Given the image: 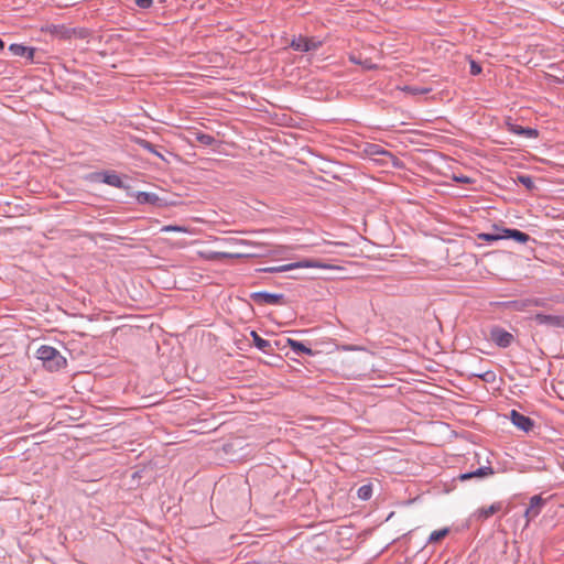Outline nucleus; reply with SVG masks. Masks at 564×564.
I'll use <instances>...</instances> for the list:
<instances>
[{"label":"nucleus","instance_id":"nucleus-8","mask_svg":"<svg viewBox=\"0 0 564 564\" xmlns=\"http://www.w3.org/2000/svg\"><path fill=\"white\" fill-rule=\"evenodd\" d=\"M539 325H547L550 327L564 328V315H550L536 313L531 317Z\"/></svg>","mask_w":564,"mask_h":564},{"label":"nucleus","instance_id":"nucleus-11","mask_svg":"<svg viewBox=\"0 0 564 564\" xmlns=\"http://www.w3.org/2000/svg\"><path fill=\"white\" fill-rule=\"evenodd\" d=\"M510 420L519 430L525 433L532 431L534 427V421L530 416L524 415L517 410H511Z\"/></svg>","mask_w":564,"mask_h":564},{"label":"nucleus","instance_id":"nucleus-16","mask_svg":"<svg viewBox=\"0 0 564 564\" xmlns=\"http://www.w3.org/2000/svg\"><path fill=\"white\" fill-rule=\"evenodd\" d=\"M500 509H501V502H495V503L490 505L489 507H481V508L477 509L474 512V518L476 520L482 521V520L490 518L496 512L500 511Z\"/></svg>","mask_w":564,"mask_h":564},{"label":"nucleus","instance_id":"nucleus-28","mask_svg":"<svg viewBox=\"0 0 564 564\" xmlns=\"http://www.w3.org/2000/svg\"><path fill=\"white\" fill-rule=\"evenodd\" d=\"M447 533H448V529H442V530L433 531L430 534L429 541L432 542V543L438 542L442 539H444L447 535Z\"/></svg>","mask_w":564,"mask_h":564},{"label":"nucleus","instance_id":"nucleus-4","mask_svg":"<svg viewBox=\"0 0 564 564\" xmlns=\"http://www.w3.org/2000/svg\"><path fill=\"white\" fill-rule=\"evenodd\" d=\"M91 178L94 181L101 182L107 185L120 188V189L129 191L131 188L130 185H127L122 181L121 176L115 170H106V171H101V172H96L93 174Z\"/></svg>","mask_w":564,"mask_h":564},{"label":"nucleus","instance_id":"nucleus-37","mask_svg":"<svg viewBox=\"0 0 564 564\" xmlns=\"http://www.w3.org/2000/svg\"><path fill=\"white\" fill-rule=\"evenodd\" d=\"M288 278L289 279H294V280L301 279V276L297 275L296 272H293V274H290Z\"/></svg>","mask_w":564,"mask_h":564},{"label":"nucleus","instance_id":"nucleus-18","mask_svg":"<svg viewBox=\"0 0 564 564\" xmlns=\"http://www.w3.org/2000/svg\"><path fill=\"white\" fill-rule=\"evenodd\" d=\"M494 474V469L490 466H482L477 468L476 470L462 474L459 478L462 480H467L471 478H485Z\"/></svg>","mask_w":564,"mask_h":564},{"label":"nucleus","instance_id":"nucleus-9","mask_svg":"<svg viewBox=\"0 0 564 564\" xmlns=\"http://www.w3.org/2000/svg\"><path fill=\"white\" fill-rule=\"evenodd\" d=\"M131 196H133L140 205L150 204V205H153L156 207L167 206V203L165 202V199L159 197L154 193L137 192L134 194H131Z\"/></svg>","mask_w":564,"mask_h":564},{"label":"nucleus","instance_id":"nucleus-31","mask_svg":"<svg viewBox=\"0 0 564 564\" xmlns=\"http://www.w3.org/2000/svg\"><path fill=\"white\" fill-rule=\"evenodd\" d=\"M285 341H288V338H280V339H276V340H273L271 341V344L273 345L274 347V352L276 350H283L285 349L286 347H289V344H286Z\"/></svg>","mask_w":564,"mask_h":564},{"label":"nucleus","instance_id":"nucleus-33","mask_svg":"<svg viewBox=\"0 0 564 564\" xmlns=\"http://www.w3.org/2000/svg\"><path fill=\"white\" fill-rule=\"evenodd\" d=\"M453 181L459 184H470L473 183V180L469 176L466 175H453Z\"/></svg>","mask_w":564,"mask_h":564},{"label":"nucleus","instance_id":"nucleus-39","mask_svg":"<svg viewBox=\"0 0 564 564\" xmlns=\"http://www.w3.org/2000/svg\"><path fill=\"white\" fill-rule=\"evenodd\" d=\"M4 41L0 37V51H3L4 50Z\"/></svg>","mask_w":564,"mask_h":564},{"label":"nucleus","instance_id":"nucleus-21","mask_svg":"<svg viewBox=\"0 0 564 564\" xmlns=\"http://www.w3.org/2000/svg\"><path fill=\"white\" fill-rule=\"evenodd\" d=\"M134 142L143 148L144 150H148L149 152L153 153L154 155H156L158 158L162 159L163 161H165L163 154L161 152H159L156 150V147L151 143L150 141L145 140V139H141V138H135Z\"/></svg>","mask_w":564,"mask_h":564},{"label":"nucleus","instance_id":"nucleus-7","mask_svg":"<svg viewBox=\"0 0 564 564\" xmlns=\"http://www.w3.org/2000/svg\"><path fill=\"white\" fill-rule=\"evenodd\" d=\"M546 500L541 497V495H535L531 497L529 501V507L524 512L525 525H528L533 519H535L542 511L545 506Z\"/></svg>","mask_w":564,"mask_h":564},{"label":"nucleus","instance_id":"nucleus-3","mask_svg":"<svg viewBox=\"0 0 564 564\" xmlns=\"http://www.w3.org/2000/svg\"><path fill=\"white\" fill-rule=\"evenodd\" d=\"M323 45V42L315 36L297 35L293 36L289 43V47L296 52L307 53L317 51Z\"/></svg>","mask_w":564,"mask_h":564},{"label":"nucleus","instance_id":"nucleus-6","mask_svg":"<svg viewBox=\"0 0 564 564\" xmlns=\"http://www.w3.org/2000/svg\"><path fill=\"white\" fill-rule=\"evenodd\" d=\"M489 339L499 348H508L514 341V336L499 325H494L489 330Z\"/></svg>","mask_w":564,"mask_h":564},{"label":"nucleus","instance_id":"nucleus-36","mask_svg":"<svg viewBox=\"0 0 564 564\" xmlns=\"http://www.w3.org/2000/svg\"><path fill=\"white\" fill-rule=\"evenodd\" d=\"M75 35H78L80 39H84L86 36V31L84 29H79L77 30Z\"/></svg>","mask_w":564,"mask_h":564},{"label":"nucleus","instance_id":"nucleus-2","mask_svg":"<svg viewBox=\"0 0 564 564\" xmlns=\"http://www.w3.org/2000/svg\"><path fill=\"white\" fill-rule=\"evenodd\" d=\"M303 268H324V265L317 261L305 259L302 261L291 262L288 264H282V265H276V267L260 268V269H257L256 271L260 272V273H282V272H291V271H294L297 269H303Z\"/></svg>","mask_w":564,"mask_h":564},{"label":"nucleus","instance_id":"nucleus-20","mask_svg":"<svg viewBox=\"0 0 564 564\" xmlns=\"http://www.w3.org/2000/svg\"><path fill=\"white\" fill-rule=\"evenodd\" d=\"M192 134L194 135V139L196 142H198L203 145H206V147H212L217 142L215 137H213L212 134L204 133L202 131H196V132H193Z\"/></svg>","mask_w":564,"mask_h":564},{"label":"nucleus","instance_id":"nucleus-13","mask_svg":"<svg viewBox=\"0 0 564 564\" xmlns=\"http://www.w3.org/2000/svg\"><path fill=\"white\" fill-rule=\"evenodd\" d=\"M9 51L14 56L25 57L28 62L33 63L36 48L23 44L13 43L9 46Z\"/></svg>","mask_w":564,"mask_h":564},{"label":"nucleus","instance_id":"nucleus-1","mask_svg":"<svg viewBox=\"0 0 564 564\" xmlns=\"http://www.w3.org/2000/svg\"><path fill=\"white\" fill-rule=\"evenodd\" d=\"M36 358L42 360L43 366L50 371H57L67 364L66 358L56 348L47 345H43L37 349Z\"/></svg>","mask_w":564,"mask_h":564},{"label":"nucleus","instance_id":"nucleus-24","mask_svg":"<svg viewBox=\"0 0 564 564\" xmlns=\"http://www.w3.org/2000/svg\"><path fill=\"white\" fill-rule=\"evenodd\" d=\"M403 90L408 94L416 96V95H426L432 91V88L424 87V86L408 85L403 88Z\"/></svg>","mask_w":564,"mask_h":564},{"label":"nucleus","instance_id":"nucleus-25","mask_svg":"<svg viewBox=\"0 0 564 564\" xmlns=\"http://www.w3.org/2000/svg\"><path fill=\"white\" fill-rule=\"evenodd\" d=\"M357 496L360 500H369L372 496V486L370 484L361 486L357 490Z\"/></svg>","mask_w":564,"mask_h":564},{"label":"nucleus","instance_id":"nucleus-38","mask_svg":"<svg viewBox=\"0 0 564 564\" xmlns=\"http://www.w3.org/2000/svg\"><path fill=\"white\" fill-rule=\"evenodd\" d=\"M288 278L289 279H294V280L301 279V276L297 275L296 272H293V274H290Z\"/></svg>","mask_w":564,"mask_h":564},{"label":"nucleus","instance_id":"nucleus-34","mask_svg":"<svg viewBox=\"0 0 564 564\" xmlns=\"http://www.w3.org/2000/svg\"><path fill=\"white\" fill-rule=\"evenodd\" d=\"M134 3L141 9H149L153 6V0H134Z\"/></svg>","mask_w":564,"mask_h":564},{"label":"nucleus","instance_id":"nucleus-35","mask_svg":"<svg viewBox=\"0 0 564 564\" xmlns=\"http://www.w3.org/2000/svg\"><path fill=\"white\" fill-rule=\"evenodd\" d=\"M163 231H183V229L178 226H172V225H169V226H165L163 227L162 229Z\"/></svg>","mask_w":564,"mask_h":564},{"label":"nucleus","instance_id":"nucleus-19","mask_svg":"<svg viewBox=\"0 0 564 564\" xmlns=\"http://www.w3.org/2000/svg\"><path fill=\"white\" fill-rule=\"evenodd\" d=\"M77 29L67 28L65 25H54L52 30V34L62 40H68L76 34Z\"/></svg>","mask_w":564,"mask_h":564},{"label":"nucleus","instance_id":"nucleus-30","mask_svg":"<svg viewBox=\"0 0 564 564\" xmlns=\"http://www.w3.org/2000/svg\"><path fill=\"white\" fill-rule=\"evenodd\" d=\"M473 377L480 378L481 380L486 382H490L495 380V372L494 371H486L484 373H471Z\"/></svg>","mask_w":564,"mask_h":564},{"label":"nucleus","instance_id":"nucleus-40","mask_svg":"<svg viewBox=\"0 0 564 564\" xmlns=\"http://www.w3.org/2000/svg\"><path fill=\"white\" fill-rule=\"evenodd\" d=\"M475 458H479V454L478 453H475Z\"/></svg>","mask_w":564,"mask_h":564},{"label":"nucleus","instance_id":"nucleus-12","mask_svg":"<svg viewBox=\"0 0 564 564\" xmlns=\"http://www.w3.org/2000/svg\"><path fill=\"white\" fill-rule=\"evenodd\" d=\"M500 231L505 234L506 240H513L520 245H525L530 241H532L533 243L536 242V240L534 238H532L529 234L523 232L517 228L505 227V229L500 230Z\"/></svg>","mask_w":564,"mask_h":564},{"label":"nucleus","instance_id":"nucleus-22","mask_svg":"<svg viewBox=\"0 0 564 564\" xmlns=\"http://www.w3.org/2000/svg\"><path fill=\"white\" fill-rule=\"evenodd\" d=\"M514 182L522 184L529 192H534L535 189H538V187L533 181V177L530 175L518 174Z\"/></svg>","mask_w":564,"mask_h":564},{"label":"nucleus","instance_id":"nucleus-29","mask_svg":"<svg viewBox=\"0 0 564 564\" xmlns=\"http://www.w3.org/2000/svg\"><path fill=\"white\" fill-rule=\"evenodd\" d=\"M469 67H470L469 68V73L473 76H478L482 72L481 65L478 62L474 61V59H470Z\"/></svg>","mask_w":564,"mask_h":564},{"label":"nucleus","instance_id":"nucleus-26","mask_svg":"<svg viewBox=\"0 0 564 564\" xmlns=\"http://www.w3.org/2000/svg\"><path fill=\"white\" fill-rule=\"evenodd\" d=\"M242 257V254H239V253H236V254H232V253H227V252H210L208 256H207V259L208 260H223V259H228V258H240Z\"/></svg>","mask_w":564,"mask_h":564},{"label":"nucleus","instance_id":"nucleus-23","mask_svg":"<svg viewBox=\"0 0 564 564\" xmlns=\"http://www.w3.org/2000/svg\"><path fill=\"white\" fill-rule=\"evenodd\" d=\"M369 155H387V156H393L391 152L384 150L381 145L369 143L366 147L365 150Z\"/></svg>","mask_w":564,"mask_h":564},{"label":"nucleus","instance_id":"nucleus-32","mask_svg":"<svg viewBox=\"0 0 564 564\" xmlns=\"http://www.w3.org/2000/svg\"><path fill=\"white\" fill-rule=\"evenodd\" d=\"M531 306L546 307L547 301L541 297H531Z\"/></svg>","mask_w":564,"mask_h":564},{"label":"nucleus","instance_id":"nucleus-5","mask_svg":"<svg viewBox=\"0 0 564 564\" xmlns=\"http://www.w3.org/2000/svg\"><path fill=\"white\" fill-rule=\"evenodd\" d=\"M250 299L257 305H284L285 297L280 293H270L267 291L252 292Z\"/></svg>","mask_w":564,"mask_h":564},{"label":"nucleus","instance_id":"nucleus-14","mask_svg":"<svg viewBox=\"0 0 564 564\" xmlns=\"http://www.w3.org/2000/svg\"><path fill=\"white\" fill-rule=\"evenodd\" d=\"M505 227L499 224H492L490 232H480L477 235V239L486 242H494L498 240L505 239V234L500 230H503Z\"/></svg>","mask_w":564,"mask_h":564},{"label":"nucleus","instance_id":"nucleus-10","mask_svg":"<svg viewBox=\"0 0 564 564\" xmlns=\"http://www.w3.org/2000/svg\"><path fill=\"white\" fill-rule=\"evenodd\" d=\"M506 127L509 132L524 138L536 139L540 135L538 129L517 124L512 122L510 119L506 121Z\"/></svg>","mask_w":564,"mask_h":564},{"label":"nucleus","instance_id":"nucleus-15","mask_svg":"<svg viewBox=\"0 0 564 564\" xmlns=\"http://www.w3.org/2000/svg\"><path fill=\"white\" fill-rule=\"evenodd\" d=\"M252 344L262 352L267 355H274V347L271 340L262 338L256 330L250 332Z\"/></svg>","mask_w":564,"mask_h":564},{"label":"nucleus","instance_id":"nucleus-27","mask_svg":"<svg viewBox=\"0 0 564 564\" xmlns=\"http://www.w3.org/2000/svg\"><path fill=\"white\" fill-rule=\"evenodd\" d=\"M531 297L530 299H523V300H516L512 301L511 307H513L517 311H525L528 307H531Z\"/></svg>","mask_w":564,"mask_h":564},{"label":"nucleus","instance_id":"nucleus-17","mask_svg":"<svg viewBox=\"0 0 564 564\" xmlns=\"http://www.w3.org/2000/svg\"><path fill=\"white\" fill-rule=\"evenodd\" d=\"M286 344H289V347L292 349V351L297 355V356H301V355H308V356H313L315 355V352L313 351V349L308 346H306L304 343L302 341H299V340H294V339H291V338H288V341H285Z\"/></svg>","mask_w":564,"mask_h":564}]
</instances>
